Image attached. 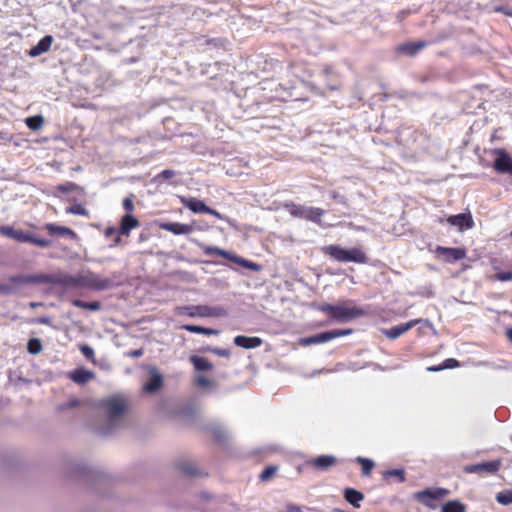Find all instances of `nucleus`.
<instances>
[{
	"mask_svg": "<svg viewBox=\"0 0 512 512\" xmlns=\"http://www.w3.org/2000/svg\"><path fill=\"white\" fill-rule=\"evenodd\" d=\"M116 276L102 277L92 271H83L77 275L67 274L66 287L86 288L93 291H104L118 286Z\"/></svg>",
	"mask_w": 512,
	"mask_h": 512,
	"instance_id": "obj_1",
	"label": "nucleus"
},
{
	"mask_svg": "<svg viewBox=\"0 0 512 512\" xmlns=\"http://www.w3.org/2000/svg\"><path fill=\"white\" fill-rule=\"evenodd\" d=\"M317 309L328 316L331 321L344 323L353 319L363 317L367 314L366 310L358 306L348 304L332 305L328 303L320 304Z\"/></svg>",
	"mask_w": 512,
	"mask_h": 512,
	"instance_id": "obj_2",
	"label": "nucleus"
},
{
	"mask_svg": "<svg viewBox=\"0 0 512 512\" xmlns=\"http://www.w3.org/2000/svg\"><path fill=\"white\" fill-rule=\"evenodd\" d=\"M322 252L338 262H354L366 264L368 257L361 248L344 249L339 245H327L322 248Z\"/></svg>",
	"mask_w": 512,
	"mask_h": 512,
	"instance_id": "obj_3",
	"label": "nucleus"
},
{
	"mask_svg": "<svg viewBox=\"0 0 512 512\" xmlns=\"http://www.w3.org/2000/svg\"><path fill=\"white\" fill-rule=\"evenodd\" d=\"M283 208L294 218H300L321 225V218L325 214V210L318 207H309L296 204L292 201L285 202Z\"/></svg>",
	"mask_w": 512,
	"mask_h": 512,
	"instance_id": "obj_4",
	"label": "nucleus"
},
{
	"mask_svg": "<svg viewBox=\"0 0 512 512\" xmlns=\"http://www.w3.org/2000/svg\"><path fill=\"white\" fill-rule=\"evenodd\" d=\"M175 313L188 317H220L226 314L225 309L222 307H209L206 305L179 306L176 307Z\"/></svg>",
	"mask_w": 512,
	"mask_h": 512,
	"instance_id": "obj_5",
	"label": "nucleus"
},
{
	"mask_svg": "<svg viewBox=\"0 0 512 512\" xmlns=\"http://www.w3.org/2000/svg\"><path fill=\"white\" fill-rule=\"evenodd\" d=\"M434 254L446 263H455L466 258L467 252L465 248L437 246Z\"/></svg>",
	"mask_w": 512,
	"mask_h": 512,
	"instance_id": "obj_6",
	"label": "nucleus"
},
{
	"mask_svg": "<svg viewBox=\"0 0 512 512\" xmlns=\"http://www.w3.org/2000/svg\"><path fill=\"white\" fill-rule=\"evenodd\" d=\"M501 466L502 460L496 459L488 462L466 465L464 466L463 471L466 474L476 473L479 475H494L500 470Z\"/></svg>",
	"mask_w": 512,
	"mask_h": 512,
	"instance_id": "obj_7",
	"label": "nucleus"
},
{
	"mask_svg": "<svg viewBox=\"0 0 512 512\" xmlns=\"http://www.w3.org/2000/svg\"><path fill=\"white\" fill-rule=\"evenodd\" d=\"M103 406L105 408V411L107 413L109 423L113 424V422L122 416L126 409V403L123 399L119 397H112L107 399Z\"/></svg>",
	"mask_w": 512,
	"mask_h": 512,
	"instance_id": "obj_8",
	"label": "nucleus"
},
{
	"mask_svg": "<svg viewBox=\"0 0 512 512\" xmlns=\"http://www.w3.org/2000/svg\"><path fill=\"white\" fill-rule=\"evenodd\" d=\"M448 493L449 491L445 488L425 489L415 493V499L427 507L434 508L435 505L431 502V500L442 499Z\"/></svg>",
	"mask_w": 512,
	"mask_h": 512,
	"instance_id": "obj_9",
	"label": "nucleus"
},
{
	"mask_svg": "<svg viewBox=\"0 0 512 512\" xmlns=\"http://www.w3.org/2000/svg\"><path fill=\"white\" fill-rule=\"evenodd\" d=\"M181 203L194 213H207L215 216L218 219L222 218V215L215 209L208 207L203 201L194 197H182Z\"/></svg>",
	"mask_w": 512,
	"mask_h": 512,
	"instance_id": "obj_10",
	"label": "nucleus"
},
{
	"mask_svg": "<svg viewBox=\"0 0 512 512\" xmlns=\"http://www.w3.org/2000/svg\"><path fill=\"white\" fill-rule=\"evenodd\" d=\"M13 239L21 243H30L40 248H47L53 244L50 239L40 238L23 230H16Z\"/></svg>",
	"mask_w": 512,
	"mask_h": 512,
	"instance_id": "obj_11",
	"label": "nucleus"
},
{
	"mask_svg": "<svg viewBox=\"0 0 512 512\" xmlns=\"http://www.w3.org/2000/svg\"><path fill=\"white\" fill-rule=\"evenodd\" d=\"M67 274L65 273H57V274H37L35 276L29 277L27 279L28 282L33 283H41V284H50V285H61L66 287Z\"/></svg>",
	"mask_w": 512,
	"mask_h": 512,
	"instance_id": "obj_12",
	"label": "nucleus"
},
{
	"mask_svg": "<svg viewBox=\"0 0 512 512\" xmlns=\"http://www.w3.org/2000/svg\"><path fill=\"white\" fill-rule=\"evenodd\" d=\"M446 221L448 224L457 227L460 231L474 227V221L470 212L451 215Z\"/></svg>",
	"mask_w": 512,
	"mask_h": 512,
	"instance_id": "obj_13",
	"label": "nucleus"
},
{
	"mask_svg": "<svg viewBox=\"0 0 512 512\" xmlns=\"http://www.w3.org/2000/svg\"><path fill=\"white\" fill-rule=\"evenodd\" d=\"M420 321V319H414L409 322L396 325L389 329H382L381 332L388 339L394 340L403 335L404 333H406L407 331H409L410 329H412L414 326L420 323Z\"/></svg>",
	"mask_w": 512,
	"mask_h": 512,
	"instance_id": "obj_14",
	"label": "nucleus"
},
{
	"mask_svg": "<svg viewBox=\"0 0 512 512\" xmlns=\"http://www.w3.org/2000/svg\"><path fill=\"white\" fill-rule=\"evenodd\" d=\"M428 43L424 40L405 42L396 47V52L407 56H415L420 50L424 49Z\"/></svg>",
	"mask_w": 512,
	"mask_h": 512,
	"instance_id": "obj_15",
	"label": "nucleus"
},
{
	"mask_svg": "<svg viewBox=\"0 0 512 512\" xmlns=\"http://www.w3.org/2000/svg\"><path fill=\"white\" fill-rule=\"evenodd\" d=\"M499 156L493 163V168L499 173L512 175V158L504 151H498Z\"/></svg>",
	"mask_w": 512,
	"mask_h": 512,
	"instance_id": "obj_16",
	"label": "nucleus"
},
{
	"mask_svg": "<svg viewBox=\"0 0 512 512\" xmlns=\"http://www.w3.org/2000/svg\"><path fill=\"white\" fill-rule=\"evenodd\" d=\"M336 463L337 459L332 455H320L306 462L308 466H311L317 470H326L329 467L336 465Z\"/></svg>",
	"mask_w": 512,
	"mask_h": 512,
	"instance_id": "obj_17",
	"label": "nucleus"
},
{
	"mask_svg": "<svg viewBox=\"0 0 512 512\" xmlns=\"http://www.w3.org/2000/svg\"><path fill=\"white\" fill-rule=\"evenodd\" d=\"M50 236L70 237L75 239L77 234L70 228L55 223H46L43 227Z\"/></svg>",
	"mask_w": 512,
	"mask_h": 512,
	"instance_id": "obj_18",
	"label": "nucleus"
},
{
	"mask_svg": "<svg viewBox=\"0 0 512 512\" xmlns=\"http://www.w3.org/2000/svg\"><path fill=\"white\" fill-rule=\"evenodd\" d=\"M160 228L165 231L171 232L175 235L189 234L194 230L192 225L183 224L179 222L163 223L160 225Z\"/></svg>",
	"mask_w": 512,
	"mask_h": 512,
	"instance_id": "obj_19",
	"label": "nucleus"
},
{
	"mask_svg": "<svg viewBox=\"0 0 512 512\" xmlns=\"http://www.w3.org/2000/svg\"><path fill=\"white\" fill-rule=\"evenodd\" d=\"M263 341L259 337H248L244 335H238L234 338V344L238 347L245 349H253L260 347Z\"/></svg>",
	"mask_w": 512,
	"mask_h": 512,
	"instance_id": "obj_20",
	"label": "nucleus"
},
{
	"mask_svg": "<svg viewBox=\"0 0 512 512\" xmlns=\"http://www.w3.org/2000/svg\"><path fill=\"white\" fill-rule=\"evenodd\" d=\"M140 226V222L132 214H125L120 221V233L129 236L131 230Z\"/></svg>",
	"mask_w": 512,
	"mask_h": 512,
	"instance_id": "obj_21",
	"label": "nucleus"
},
{
	"mask_svg": "<svg viewBox=\"0 0 512 512\" xmlns=\"http://www.w3.org/2000/svg\"><path fill=\"white\" fill-rule=\"evenodd\" d=\"M52 42L53 37L51 35L44 36L35 46L30 49L29 55L31 57H36L47 52L50 49Z\"/></svg>",
	"mask_w": 512,
	"mask_h": 512,
	"instance_id": "obj_22",
	"label": "nucleus"
},
{
	"mask_svg": "<svg viewBox=\"0 0 512 512\" xmlns=\"http://www.w3.org/2000/svg\"><path fill=\"white\" fill-rule=\"evenodd\" d=\"M94 376L95 375L92 371H88L83 368L75 369L69 374L70 379L76 384H85L89 380L93 379Z\"/></svg>",
	"mask_w": 512,
	"mask_h": 512,
	"instance_id": "obj_23",
	"label": "nucleus"
},
{
	"mask_svg": "<svg viewBox=\"0 0 512 512\" xmlns=\"http://www.w3.org/2000/svg\"><path fill=\"white\" fill-rule=\"evenodd\" d=\"M344 498L348 503L358 508L360 506L359 502L364 499V494L354 488H346Z\"/></svg>",
	"mask_w": 512,
	"mask_h": 512,
	"instance_id": "obj_24",
	"label": "nucleus"
},
{
	"mask_svg": "<svg viewBox=\"0 0 512 512\" xmlns=\"http://www.w3.org/2000/svg\"><path fill=\"white\" fill-rule=\"evenodd\" d=\"M383 479L389 481L390 479H395L398 483H403L406 481V473L404 469H391L383 472Z\"/></svg>",
	"mask_w": 512,
	"mask_h": 512,
	"instance_id": "obj_25",
	"label": "nucleus"
},
{
	"mask_svg": "<svg viewBox=\"0 0 512 512\" xmlns=\"http://www.w3.org/2000/svg\"><path fill=\"white\" fill-rule=\"evenodd\" d=\"M190 362L193 364L195 370L197 371H206L212 370L213 365L206 358L200 356H191Z\"/></svg>",
	"mask_w": 512,
	"mask_h": 512,
	"instance_id": "obj_26",
	"label": "nucleus"
},
{
	"mask_svg": "<svg viewBox=\"0 0 512 512\" xmlns=\"http://www.w3.org/2000/svg\"><path fill=\"white\" fill-rule=\"evenodd\" d=\"M180 328L183 330H186L188 332H191V333L204 334V335H214V334L218 333V331L215 329L205 328V327H201V326H197V325H190V324L182 325Z\"/></svg>",
	"mask_w": 512,
	"mask_h": 512,
	"instance_id": "obj_27",
	"label": "nucleus"
},
{
	"mask_svg": "<svg viewBox=\"0 0 512 512\" xmlns=\"http://www.w3.org/2000/svg\"><path fill=\"white\" fill-rule=\"evenodd\" d=\"M201 248L205 255H216V256L223 257L225 259H232L229 252H227L219 247L203 245Z\"/></svg>",
	"mask_w": 512,
	"mask_h": 512,
	"instance_id": "obj_28",
	"label": "nucleus"
},
{
	"mask_svg": "<svg viewBox=\"0 0 512 512\" xmlns=\"http://www.w3.org/2000/svg\"><path fill=\"white\" fill-rule=\"evenodd\" d=\"M466 506L458 500L448 501L441 507V512H465Z\"/></svg>",
	"mask_w": 512,
	"mask_h": 512,
	"instance_id": "obj_29",
	"label": "nucleus"
},
{
	"mask_svg": "<svg viewBox=\"0 0 512 512\" xmlns=\"http://www.w3.org/2000/svg\"><path fill=\"white\" fill-rule=\"evenodd\" d=\"M71 303L75 307L87 309V310H91V311H98L101 308V303L99 301L85 302L80 299H73L71 301Z\"/></svg>",
	"mask_w": 512,
	"mask_h": 512,
	"instance_id": "obj_30",
	"label": "nucleus"
},
{
	"mask_svg": "<svg viewBox=\"0 0 512 512\" xmlns=\"http://www.w3.org/2000/svg\"><path fill=\"white\" fill-rule=\"evenodd\" d=\"M27 127L31 130H39L44 124V118L41 115L31 116L25 119Z\"/></svg>",
	"mask_w": 512,
	"mask_h": 512,
	"instance_id": "obj_31",
	"label": "nucleus"
},
{
	"mask_svg": "<svg viewBox=\"0 0 512 512\" xmlns=\"http://www.w3.org/2000/svg\"><path fill=\"white\" fill-rule=\"evenodd\" d=\"M162 385V378L160 375H154L150 378V380L144 385V390L147 392H155L160 389Z\"/></svg>",
	"mask_w": 512,
	"mask_h": 512,
	"instance_id": "obj_32",
	"label": "nucleus"
},
{
	"mask_svg": "<svg viewBox=\"0 0 512 512\" xmlns=\"http://www.w3.org/2000/svg\"><path fill=\"white\" fill-rule=\"evenodd\" d=\"M328 341L327 333L322 332L307 338L302 339V343L305 345L320 344Z\"/></svg>",
	"mask_w": 512,
	"mask_h": 512,
	"instance_id": "obj_33",
	"label": "nucleus"
},
{
	"mask_svg": "<svg viewBox=\"0 0 512 512\" xmlns=\"http://www.w3.org/2000/svg\"><path fill=\"white\" fill-rule=\"evenodd\" d=\"M356 461L361 464L362 474L364 476H369L374 468V462L370 459L358 457Z\"/></svg>",
	"mask_w": 512,
	"mask_h": 512,
	"instance_id": "obj_34",
	"label": "nucleus"
},
{
	"mask_svg": "<svg viewBox=\"0 0 512 512\" xmlns=\"http://www.w3.org/2000/svg\"><path fill=\"white\" fill-rule=\"evenodd\" d=\"M42 343L38 338H32L27 343V350L30 354L36 355L42 351Z\"/></svg>",
	"mask_w": 512,
	"mask_h": 512,
	"instance_id": "obj_35",
	"label": "nucleus"
},
{
	"mask_svg": "<svg viewBox=\"0 0 512 512\" xmlns=\"http://www.w3.org/2000/svg\"><path fill=\"white\" fill-rule=\"evenodd\" d=\"M496 500L498 503H500L502 505L512 504V489H507V490L499 492L496 495Z\"/></svg>",
	"mask_w": 512,
	"mask_h": 512,
	"instance_id": "obj_36",
	"label": "nucleus"
},
{
	"mask_svg": "<svg viewBox=\"0 0 512 512\" xmlns=\"http://www.w3.org/2000/svg\"><path fill=\"white\" fill-rule=\"evenodd\" d=\"M353 332H354V330L351 329V328H348V329H335V330H331V331H326L327 337H328V341H330L332 339H335V338H338V337L348 336V335L352 334Z\"/></svg>",
	"mask_w": 512,
	"mask_h": 512,
	"instance_id": "obj_37",
	"label": "nucleus"
},
{
	"mask_svg": "<svg viewBox=\"0 0 512 512\" xmlns=\"http://www.w3.org/2000/svg\"><path fill=\"white\" fill-rule=\"evenodd\" d=\"M56 190L61 192V193H69V192H72V191H78V190H83V189L79 185L74 183V182H66V183H63V184H59L56 187Z\"/></svg>",
	"mask_w": 512,
	"mask_h": 512,
	"instance_id": "obj_38",
	"label": "nucleus"
},
{
	"mask_svg": "<svg viewBox=\"0 0 512 512\" xmlns=\"http://www.w3.org/2000/svg\"><path fill=\"white\" fill-rule=\"evenodd\" d=\"M277 466H267L259 475V479L263 482L269 481L277 472Z\"/></svg>",
	"mask_w": 512,
	"mask_h": 512,
	"instance_id": "obj_39",
	"label": "nucleus"
},
{
	"mask_svg": "<svg viewBox=\"0 0 512 512\" xmlns=\"http://www.w3.org/2000/svg\"><path fill=\"white\" fill-rule=\"evenodd\" d=\"M66 212L73 215L88 216L87 209L81 204H75L66 208Z\"/></svg>",
	"mask_w": 512,
	"mask_h": 512,
	"instance_id": "obj_40",
	"label": "nucleus"
},
{
	"mask_svg": "<svg viewBox=\"0 0 512 512\" xmlns=\"http://www.w3.org/2000/svg\"><path fill=\"white\" fill-rule=\"evenodd\" d=\"M179 470L188 476H194L197 475V470L194 466L188 465V464H180Z\"/></svg>",
	"mask_w": 512,
	"mask_h": 512,
	"instance_id": "obj_41",
	"label": "nucleus"
},
{
	"mask_svg": "<svg viewBox=\"0 0 512 512\" xmlns=\"http://www.w3.org/2000/svg\"><path fill=\"white\" fill-rule=\"evenodd\" d=\"M494 279L501 281V282L511 281L512 280V272L511 271L497 272L494 275Z\"/></svg>",
	"mask_w": 512,
	"mask_h": 512,
	"instance_id": "obj_42",
	"label": "nucleus"
},
{
	"mask_svg": "<svg viewBox=\"0 0 512 512\" xmlns=\"http://www.w3.org/2000/svg\"><path fill=\"white\" fill-rule=\"evenodd\" d=\"M122 205L123 209L126 211V214H132L134 210V202L132 196L124 198Z\"/></svg>",
	"mask_w": 512,
	"mask_h": 512,
	"instance_id": "obj_43",
	"label": "nucleus"
},
{
	"mask_svg": "<svg viewBox=\"0 0 512 512\" xmlns=\"http://www.w3.org/2000/svg\"><path fill=\"white\" fill-rule=\"evenodd\" d=\"M195 381H196L197 386L202 387V388L210 387L212 385V381L203 375H198L195 378Z\"/></svg>",
	"mask_w": 512,
	"mask_h": 512,
	"instance_id": "obj_44",
	"label": "nucleus"
},
{
	"mask_svg": "<svg viewBox=\"0 0 512 512\" xmlns=\"http://www.w3.org/2000/svg\"><path fill=\"white\" fill-rule=\"evenodd\" d=\"M16 229L11 226H0V234L9 238H14Z\"/></svg>",
	"mask_w": 512,
	"mask_h": 512,
	"instance_id": "obj_45",
	"label": "nucleus"
},
{
	"mask_svg": "<svg viewBox=\"0 0 512 512\" xmlns=\"http://www.w3.org/2000/svg\"><path fill=\"white\" fill-rule=\"evenodd\" d=\"M80 351L87 359H92L94 357V350L86 344L80 347Z\"/></svg>",
	"mask_w": 512,
	"mask_h": 512,
	"instance_id": "obj_46",
	"label": "nucleus"
},
{
	"mask_svg": "<svg viewBox=\"0 0 512 512\" xmlns=\"http://www.w3.org/2000/svg\"><path fill=\"white\" fill-rule=\"evenodd\" d=\"M211 352L220 356V357H230L231 351L230 349H223V348H213L211 349Z\"/></svg>",
	"mask_w": 512,
	"mask_h": 512,
	"instance_id": "obj_47",
	"label": "nucleus"
},
{
	"mask_svg": "<svg viewBox=\"0 0 512 512\" xmlns=\"http://www.w3.org/2000/svg\"><path fill=\"white\" fill-rule=\"evenodd\" d=\"M442 365H443L444 369L455 368V367L459 366V362H458V360H456L454 358H448V359L444 360Z\"/></svg>",
	"mask_w": 512,
	"mask_h": 512,
	"instance_id": "obj_48",
	"label": "nucleus"
},
{
	"mask_svg": "<svg viewBox=\"0 0 512 512\" xmlns=\"http://www.w3.org/2000/svg\"><path fill=\"white\" fill-rule=\"evenodd\" d=\"M175 176V171L173 170H170V169H165L163 170L160 174H159V177H162L164 179H170L172 177Z\"/></svg>",
	"mask_w": 512,
	"mask_h": 512,
	"instance_id": "obj_49",
	"label": "nucleus"
},
{
	"mask_svg": "<svg viewBox=\"0 0 512 512\" xmlns=\"http://www.w3.org/2000/svg\"><path fill=\"white\" fill-rule=\"evenodd\" d=\"M287 511L288 512H302L300 507L292 505V504L287 505Z\"/></svg>",
	"mask_w": 512,
	"mask_h": 512,
	"instance_id": "obj_50",
	"label": "nucleus"
},
{
	"mask_svg": "<svg viewBox=\"0 0 512 512\" xmlns=\"http://www.w3.org/2000/svg\"><path fill=\"white\" fill-rule=\"evenodd\" d=\"M444 367L443 365H439V366H430L427 368L428 371H431V372H437V371H440V370H443Z\"/></svg>",
	"mask_w": 512,
	"mask_h": 512,
	"instance_id": "obj_51",
	"label": "nucleus"
},
{
	"mask_svg": "<svg viewBox=\"0 0 512 512\" xmlns=\"http://www.w3.org/2000/svg\"><path fill=\"white\" fill-rule=\"evenodd\" d=\"M506 334H507V337L509 338V340L512 341V328L508 329Z\"/></svg>",
	"mask_w": 512,
	"mask_h": 512,
	"instance_id": "obj_52",
	"label": "nucleus"
},
{
	"mask_svg": "<svg viewBox=\"0 0 512 512\" xmlns=\"http://www.w3.org/2000/svg\"><path fill=\"white\" fill-rule=\"evenodd\" d=\"M38 323L47 324L48 323V319L47 318H40V319H38Z\"/></svg>",
	"mask_w": 512,
	"mask_h": 512,
	"instance_id": "obj_53",
	"label": "nucleus"
},
{
	"mask_svg": "<svg viewBox=\"0 0 512 512\" xmlns=\"http://www.w3.org/2000/svg\"><path fill=\"white\" fill-rule=\"evenodd\" d=\"M133 355H135V356H140V355H142V351H140V350H138V351H134V352H133Z\"/></svg>",
	"mask_w": 512,
	"mask_h": 512,
	"instance_id": "obj_54",
	"label": "nucleus"
},
{
	"mask_svg": "<svg viewBox=\"0 0 512 512\" xmlns=\"http://www.w3.org/2000/svg\"><path fill=\"white\" fill-rule=\"evenodd\" d=\"M39 305H41V304L40 303H33V302L30 304L31 307H36V306H39Z\"/></svg>",
	"mask_w": 512,
	"mask_h": 512,
	"instance_id": "obj_55",
	"label": "nucleus"
},
{
	"mask_svg": "<svg viewBox=\"0 0 512 512\" xmlns=\"http://www.w3.org/2000/svg\"><path fill=\"white\" fill-rule=\"evenodd\" d=\"M245 265L251 267L253 264H249L248 261H245Z\"/></svg>",
	"mask_w": 512,
	"mask_h": 512,
	"instance_id": "obj_56",
	"label": "nucleus"
},
{
	"mask_svg": "<svg viewBox=\"0 0 512 512\" xmlns=\"http://www.w3.org/2000/svg\"><path fill=\"white\" fill-rule=\"evenodd\" d=\"M77 404H78V401H73V402L71 403V405H72V406L77 405Z\"/></svg>",
	"mask_w": 512,
	"mask_h": 512,
	"instance_id": "obj_57",
	"label": "nucleus"
},
{
	"mask_svg": "<svg viewBox=\"0 0 512 512\" xmlns=\"http://www.w3.org/2000/svg\"><path fill=\"white\" fill-rule=\"evenodd\" d=\"M505 14L508 16H512V13H510V12H505Z\"/></svg>",
	"mask_w": 512,
	"mask_h": 512,
	"instance_id": "obj_58",
	"label": "nucleus"
},
{
	"mask_svg": "<svg viewBox=\"0 0 512 512\" xmlns=\"http://www.w3.org/2000/svg\"><path fill=\"white\" fill-rule=\"evenodd\" d=\"M510 236H511V238H512V230H511Z\"/></svg>",
	"mask_w": 512,
	"mask_h": 512,
	"instance_id": "obj_59",
	"label": "nucleus"
},
{
	"mask_svg": "<svg viewBox=\"0 0 512 512\" xmlns=\"http://www.w3.org/2000/svg\"><path fill=\"white\" fill-rule=\"evenodd\" d=\"M0 291H2V289L0 288Z\"/></svg>",
	"mask_w": 512,
	"mask_h": 512,
	"instance_id": "obj_60",
	"label": "nucleus"
}]
</instances>
